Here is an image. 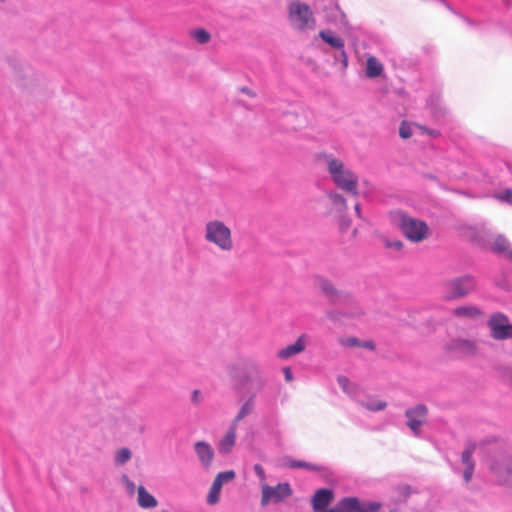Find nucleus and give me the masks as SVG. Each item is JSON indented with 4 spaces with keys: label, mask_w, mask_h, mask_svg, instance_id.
Wrapping results in <instances>:
<instances>
[{
    "label": "nucleus",
    "mask_w": 512,
    "mask_h": 512,
    "mask_svg": "<svg viewBox=\"0 0 512 512\" xmlns=\"http://www.w3.org/2000/svg\"><path fill=\"white\" fill-rule=\"evenodd\" d=\"M327 170L338 188L354 196L358 195V177L344 162L332 156H327Z\"/></svg>",
    "instance_id": "1"
},
{
    "label": "nucleus",
    "mask_w": 512,
    "mask_h": 512,
    "mask_svg": "<svg viewBox=\"0 0 512 512\" xmlns=\"http://www.w3.org/2000/svg\"><path fill=\"white\" fill-rule=\"evenodd\" d=\"M205 239L222 251H230L233 248L231 230L219 220L210 221L206 224Z\"/></svg>",
    "instance_id": "2"
},
{
    "label": "nucleus",
    "mask_w": 512,
    "mask_h": 512,
    "mask_svg": "<svg viewBox=\"0 0 512 512\" xmlns=\"http://www.w3.org/2000/svg\"><path fill=\"white\" fill-rule=\"evenodd\" d=\"M400 229L405 237L412 242H420L424 240L429 231L425 222L408 216L401 217Z\"/></svg>",
    "instance_id": "3"
},
{
    "label": "nucleus",
    "mask_w": 512,
    "mask_h": 512,
    "mask_svg": "<svg viewBox=\"0 0 512 512\" xmlns=\"http://www.w3.org/2000/svg\"><path fill=\"white\" fill-rule=\"evenodd\" d=\"M381 505L376 502H362L356 497L341 499L331 512H378Z\"/></svg>",
    "instance_id": "4"
},
{
    "label": "nucleus",
    "mask_w": 512,
    "mask_h": 512,
    "mask_svg": "<svg viewBox=\"0 0 512 512\" xmlns=\"http://www.w3.org/2000/svg\"><path fill=\"white\" fill-rule=\"evenodd\" d=\"M291 21L301 29L311 28L314 25L313 14L308 5L295 1L289 8Z\"/></svg>",
    "instance_id": "5"
},
{
    "label": "nucleus",
    "mask_w": 512,
    "mask_h": 512,
    "mask_svg": "<svg viewBox=\"0 0 512 512\" xmlns=\"http://www.w3.org/2000/svg\"><path fill=\"white\" fill-rule=\"evenodd\" d=\"M446 296L449 299L461 298L475 289V281L471 276H463L445 284Z\"/></svg>",
    "instance_id": "6"
},
{
    "label": "nucleus",
    "mask_w": 512,
    "mask_h": 512,
    "mask_svg": "<svg viewBox=\"0 0 512 512\" xmlns=\"http://www.w3.org/2000/svg\"><path fill=\"white\" fill-rule=\"evenodd\" d=\"M491 337L496 340H505L512 337V325L505 314L495 313L488 321Z\"/></svg>",
    "instance_id": "7"
},
{
    "label": "nucleus",
    "mask_w": 512,
    "mask_h": 512,
    "mask_svg": "<svg viewBox=\"0 0 512 512\" xmlns=\"http://www.w3.org/2000/svg\"><path fill=\"white\" fill-rule=\"evenodd\" d=\"M292 494L288 483H279L272 487L268 484H262L261 505L266 506L269 502H280Z\"/></svg>",
    "instance_id": "8"
},
{
    "label": "nucleus",
    "mask_w": 512,
    "mask_h": 512,
    "mask_svg": "<svg viewBox=\"0 0 512 512\" xmlns=\"http://www.w3.org/2000/svg\"><path fill=\"white\" fill-rule=\"evenodd\" d=\"M428 409L425 405L419 404L414 408L408 409L405 413L408 418L407 426L415 433L419 434L420 428L424 423Z\"/></svg>",
    "instance_id": "9"
},
{
    "label": "nucleus",
    "mask_w": 512,
    "mask_h": 512,
    "mask_svg": "<svg viewBox=\"0 0 512 512\" xmlns=\"http://www.w3.org/2000/svg\"><path fill=\"white\" fill-rule=\"evenodd\" d=\"M446 349L461 356H473L478 350L475 341L463 338L452 340L447 344Z\"/></svg>",
    "instance_id": "10"
},
{
    "label": "nucleus",
    "mask_w": 512,
    "mask_h": 512,
    "mask_svg": "<svg viewBox=\"0 0 512 512\" xmlns=\"http://www.w3.org/2000/svg\"><path fill=\"white\" fill-rule=\"evenodd\" d=\"M334 498L333 491L330 489H319L315 492L311 499L312 507L314 512H331V509H328V505L332 502Z\"/></svg>",
    "instance_id": "11"
},
{
    "label": "nucleus",
    "mask_w": 512,
    "mask_h": 512,
    "mask_svg": "<svg viewBox=\"0 0 512 512\" xmlns=\"http://www.w3.org/2000/svg\"><path fill=\"white\" fill-rule=\"evenodd\" d=\"M194 448L196 455L199 461L202 463V465L205 468L210 467L214 458V451L210 444L204 441H198L195 443Z\"/></svg>",
    "instance_id": "12"
},
{
    "label": "nucleus",
    "mask_w": 512,
    "mask_h": 512,
    "mask_svg": "<svg viewBox=\"0 0 512 512\" xmlns=\"http://www.w3.org/2000/svg\"><path fill=\"white\" fill-rule=\"evenodd\" d=\"M494 471L499 477L500 481L512 486V459L504 460L494 466Z\"/></svg>",
    "instance_id": "13"
},
{
    "label": "nucleus",
    "mask_w": 512,
    "mask_h": 512,
    "mask_svg": "<svg viewBox=\"0 0 512 512\" xmlns=\"http://www.w3.org/2000/svg\"><path fill=\"white\" fill-rule=\"evenodd\" d=\"M306 347L305 336H300L296 342L278 351L277 355L282 359H287L291 356L299 354L304 351Z\"/></svg>",
    "instance_id": "14"
},
{
    "label": "nucleus",
    "mask_w": 512,
    "mask_h": 512,
    "mask_svg": "<svg viewBox=\"0 0 512 512\" xmlns=\"http://www.w3.org/2000/svg\"><path fill=\"white\" fill-rule=\"evenodd\" d=\"M236 429L237 426L235 425V423H232L229 431L219 442L218 449L220 453L227 454L232 450L236 441Z\"/></svg>",
    "instance_id": "15"
},
{
    "label": "nucleus",
    "mask_w": 512,
    "mask_h": 512,
    "mask_svg": "<svg viewBox=\"0 0 512 512\" xmlns=\"http://www.w3.org/2000/svg\"><path fill=\"white\" fill-rule=\"evenodd\" d=\"M384 71L382 63L374 56H369L366 61V75L369 78L379 77Z\"/></svg>",
    "instance_id": "16"
},
{
    "label": "nucleus",
    "mask_w": 512,
    "mask_h": 512,
    "mask_svg": "<svg viewBox=\"0 0 512 512\" xmlns=\"http://www.w3.org/2000/svg\"><path fill=\"white\" fill-rule=\"evenodd\" d=\"M453 314L457 317L471 318V319L478 318V317L482 316L481 310L479 308H477L476 306H472V305H465V306L457 307L453 310Z\"/></svg>",
    "instance_id": "17"
},
{
    "label": "nucleus",
    "mask_w": 512,
    "mask_h": 512,
    "mask_svg": "<svg viewBox=\"0 0 512 512\" xmlns=\"http://www.w3.org/2000/svg\"><path fill=\"white\" fill-rule=\"evenodd\" d=\"M138 504L142 508H154L157 506V500L143 486H139Z\"/></svg>",
    "instance_id": "18"
},
{
    "label": "nucleus",
    "mask_w": 512,
    "mask_h": 512,
    "mask_svg": "<svg viewBox=\"0 0 512 512\" xmlns=\"http://www.w3.org/2000/svg\"><path fill=\"white\" fill-rule=\"evenodd\" d=\"M320 37L326 42L328 43L329 45H331L332 47L334 48H337V49H341V54L346 58V53L343 49L344 47V43L343 41L338 38V37H335L334 35H332L331 32L329 31H321L319 33Z\"/></svg>",
    "instance_id": "19"
},
{
    "label": "nucleus",
    "mask_w": 512,
    "mask_h": 512,
    "mask_svg": "<svg viewBox=\"0 0 512 512\" xmlns=\"http://www.w3.org/2000/svg\"><path fill=\"white\" fill-rule=\"evenodd\" d=\"M491 249L496 253L507 254L510 252V243L504 236L498 235L493 240Z\"/></svg>",
    "instance_id": "20"
},
{
    "label": "nucleus",
    "mask_w": 512,
    "mask_h": 512,
    "mask_svg": "<svg viewBox=\"0 0 512 512\" xmlns=\"http://www.w3.org/2000/svg\"><path fill=\"white\" fill-rule=\"evenodd\" d=\"M253 409H254V403L250 399L242 405L241 409L239 410L238 414L236 415L235 419L233 420V423H235V425L237 426V423L239 421H241L245 416L252 413Z\"/></svg>",
    "instance_id": "21"
},
{
    "label": "nucleus",
    "mask_w": 512,
    "mask_h": 512,
    "mask_svg": "<svg viewBox=\"0 0 512 512\" xmlns=\"http://www.w3.org/2000/svg\"><path fill=\"white\" fill-rule=\"evenodd\" d=\"M221 488H222L221 484L213 481L212 486H211L210 491L207 496V502L209 504L213 505L218 502Z\"/></svg>",
    "instance_id": "22"
},
{
    "label": "nucleus",
    "mask_w": 512,
    "mask_h": 512,
    "mask_svg": "<svg viewBox=\"0 0 512 512\" xmlns=\"http://www.w3.org/2000/svg\"><path fill=\"white\" fill-rule=\"evenodd\" d=\"M318 286H319L320 290L329 297H333V296L337 295V290L335 289L333 284L326 279H322V278L319 279Z\"/></svg>",
    "instance_id": "23"
},
{
    "label": "nucleus",
    "mask_w": 512,
    "mask_h": 512,
    "mask_svg": "<svg viewBox=\"0 0 512 512\" xmlns=\"http://www.w3.org/2000/svg\"><path fill=\"white\" fill-rule=\"evenodd\" d=\"M288 467L290 468H304V469H308V470H313V471H317L319 470V467L315 464H312V463H308V462H305V461H294V460H291L287 463Z\"/></svg>",
    "instance_id": "24"
},
{
    "label": "nucleus",
    "mask_w": 512,
    "mask_h": 512,
    "mask_svg": "<svg viewBox=\"0 0 512 512\" xmlns=\"http://www.w3.org/2000/svg\"><path fill=\"white\" fill-rule=\"evenodd\" d=\"M131 458V452L128 448H121L115 455V462L118 465H123Z\"/></svg>",
    "instance_id": "25"
},
{
    "label": "nucleus",
    "mask_w": 512,
    "mask_h": 512,
    "mask_svg": "<svg viewBox=\"0 0 512 512\" xmlns=\"http://www.w3.org/2000/svg\"><path fill=\"white\" fill-rule=\"evenodd\" d=\"M234 478H235V472L233 470H229V471L218 473L214 479V482H218L222 486L224 483L229 482V481L233 480Z\"/></svg>",
    "instance_id": "26"
},
{
    "label": "nucleus",
    "mask_w": 512,
    "mask_h": 512,
    "mask_svg": "<svg viewBox=\"0 0 512 512\" xmlns=\"http://www.w3.org/2000/svg\"><path fill=\"white\" fill-rule=\"evenodd\" d=\"M192 37L200 44L207 43L210 40V34L204 29L194 30Z\"/></svg>",
    "instance_id": "27"
},
{
    "label": "nucleus",
    "mask_w": 512,
    "mask_h": 512,
    "mask_svg": "<svg viewBox=\"0 0 512 512\" xmlns=\"http://www.w3.org/2000/svg\"><path fill=\"white\" fill-rule=\"evenodd\" d=\"M332 203L334 206L338 207L339 209L341 210H346L347 209V202L345 200V198L338 194V193H331L329 195Z\"/></svg>",
    "instance_id": "28"
},
{
    "label": "nucleus",
    "mask_w": 512,
    "mask_h": 512,
    "mask_svg": "<svg viewBox=\"0 0 512 512\" xmlns=\"http://www.w3.org/2000/svg\"><path fill=\"white\" fill-rule=\"evenodd\" d=\"M399 135L403 139H408L412 136V129L410 124L407 122H402L399 128Z\"/></svg>",
    "instance_id": "29"
},
{
    "label": "nucleus",
    "mask_w": 512,
    "mask_h": 512,
    "mask_svg": "<svg viewBox=\"0 0 512 512\" xmlns=\"http://www.w3.org/2000/svg\"><path fill=\"white\" fill-rule=\"evenodd\" d=\"M473 451H474V447L468 448L463 451L462 462L464 463L465 466H467L469 464H474V462L472 460Z\"/></svg>",
    "instance_id": "30"
},
{
    "label": "nucleus",
    "mask_w": 512,
    "mask_h": 512,
    "mask_svg": "<svg viewBox=\"0 0 512 512\" xmlns=\"http://www.w3.org/2000/svg\"><path fill=\"white\" fill-rule=\"evenodd\" d=\"M384 245L386 248H391L395 250H401L403 247V243L400 240H384Z\"/></svg>",
    "instance_id": "31"
},
{
    "label": "nucleus",
    "mask_w": 512,
    "mask_h": 512,
    "mask_svg": "<svg viewBox=\"0 0 512 512\" xmlns=\"http://www.w3.org/2000/svg\"><path fill=\"white\" fill-rule=\"evenodd\" d=\"M474 471V464L465 466L463 477L466 482L470 481Z\"/></svg>",
    "instance_id": "32"
},
{
    "label": "nucleus",
    "mask_w": 512,
    "mask_h": 512,
    "mask_svg": "<svg viewBox=\"0 0 512 512\" xmlns=\"http://www.w3.org/2000/svg\"><path fill=\"white\" fill-rule=\"evenodd\" d=\"M254 471L257 474V476L260 478V480L265 482V480H266L265 471H264V468L260 464L254 465Z\"/></svg>",
    "instance_id": "33"
},
{
    "label": "nucleus",
    "mask_w": 512,
    "mask_h": 512,
    "mask_svg": "<svg viewBox=\"0 0 512 512\" xmlns=\"http://www.w3.org/2000/svg\"><path fill=\"white\" fill-rule=\"evenodd\" d=\"M337 381H338V384L342 387V389H343L344 391H347V389H348V384H349V380H348V378H347V377H345V376H339V377L337 378Z\"/></svg>",
    "instance_id": "34"
},
{
    "label": "nucleus",
    "mask_w": 512,
    "mask_h": 512,
    "mask_svg": "<svg viewBox=\"0 0 512 512\" xmlns=\"http://www.w3.org/2000/svg\"><path fill=\"white\" fill-rule=\"evenodd\" d=\"M499 199L501 200H504V201H507V202H511L512 201V190L511 189H507L505 190L500 196H499Z\"/></svg>",
    "instance_id": "35"
},
{
    "label": "nucleus",
    "mask_w": 512,
    "mask_h": 512,
    "mask_svg": "<svg viewBox=\"0 0 512 512\" xmlns=\"http://www.w3.org/2000/svg\"><path fill=\"white\" fill-rule=\"evenodd\" d=\"M385 407H386V402L380 401L376 404L369 405L368 409L372 410V411H379V410H383Z\"/></svg>",
    "instance_id": "36"
},
{
    "label": "nucleus",
    "mask_w": 512,
    "mask_h": 512,
    "mask_svg": "<svg viewBox=\"0 0 512 512\" xmlns=\"http://www.w3.org/2000/svg\"><path fill=\"white\" fill-rule=\"evenodd\" d=\"M343 344L349 347L360 346V343L356 338H348L345 342H343Z\"/></svg>",
    "instance_id": "37"
},
{
    "label": "nucleus",
    "mask_w": 512,
    "mask_h": 512,
    "mask_svg": "<svg viewBox=\"0 0 512 512\" xmlns=\"http://www.w3.org/2000/svg\"><path fill=\"white\" fill-rule=\"evenodd\" d=\"M360 346L364 347L366 349H370V350H374L375 349V344H374L373 341H366L363 344H360Z\"/></svg>",
    "instance_id": "38"
},
{
    "label": "nucleus",
    "mask_w": 512,
    "mask_h": 512,
    "mask_svg": "<svg viewBox=\"0 0 512 512\" xmlns=\"http://www.w3.org/2000/svg\"><path fill=\"white\" fill-rule=\"evenodd\" d=\"M284 374H285V379L287 381H291L292 380V372H291L290 368H285L284 369Z\"/></svg>",
    "instance_id": "39"
},
{
    "label": "nucleus",
    "mask_w": 512,
    "mask_h": 512,
    "mask_svg": "<svg viewBox=\"0 0 512 512\" xmlns=\"http://www.w3.org/2000/svg\"><path fill=\"white\" fill-rule=\"evenodd\" d=\"M350 226V221L349 220H342L341 222V229L342 230H347Z\"/></svg>",
    "instance_id": "40"
},
{
    "label": "nucleus",
    "mask_w": 512,
    "mask_h": 512,
    "mask_svg": "<svg viewBox=\"0 0 512 512\" xmlns=\"http://www.w3.org/2000/svg\"><path fill=\"white\" fill-rule=\"evenodd\" d=\"M420 128H421L422 130H424L425 132H427L428 134H430V135L434 136V137H436V136H438V135H439V133H438V132L430 131V130H427V129L423 128V127H420Z\"/></svg>",
    "instance_id": "41"
},
{
    "label": "nucleus",
    "mask_w": 512,
    "mask_h": 512,
    "mask_svg": "<svg viewBox=\"0 0 512 512\" xmlns=\"http://www.w3.org/2000/svg\"><path fill=\"white\" fill-rule=\"evenodd\" d=\"M242 91H243V92H245V93H247V94H248L249 96H251V97H254V96H255V94H254L253 92L249 91V90H248V89H246V88H243V89H242Z\"/></svg>",
    "instance_id": "42"
},
{
    "label": "nucleus",
    "mask_w": 512,
    "mask_h": 512,
    "mask_svg": "<svg viewBox=\"0 0 512 512\" xmlns=\"http://www.w3.org/2000/svg\"><path fill=\"white\" fill-rule=\"evenodd\" d=\"M355 211L357 215L360 216V205L358 203L355 205Z\"/></svg>",
    "instance_id": "43"
},
{
    "label": "nucleus",
    "mask_w": 512,
    "mask_h": 512,
    "mask_svg": "<svg viewBox=\"0 0 512 512\" xmlns=\"http://www.w3.org/2000/svg\"><path fill=\"white\" fill-rule=\"evenodd\" d=\"M196 398H198V391H194L193 393V400H195Z\"/></svg>",
    "instance_id": "44"
},
{
    "label": "nucleus",
    "mask_w": 512,
    "mask_h": 512,
    "mask_svg": "<svg viewBox=\"0 0 512 512\" xmlns=\"http://www.w3.org/2000/svg\"><path fill=\"white\" fill-rule=\"evenodd\" d=\"M1 2H3L4 0H0Z\"/></svg>",
    "instance_id": "45"
}]
</instances>
